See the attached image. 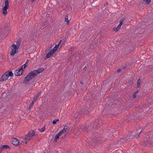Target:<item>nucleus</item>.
Segmentation results:
<instances>
[{"mask_svg":"<svg viewBox=\"0 0 153 153\" xmlns=\"http://www.w3.org/2000/svg\"><path fill=\"white\" fill-rule=\"evenodd\" d=\"M144 139V142L142 144L143 146H149L153 144V131L149 132Z\"/></svg>","mask_w":153,"mask_h":153,"instance_id":"nucleus-1","label":"nucleus"},{"mask_svg":"<svg viewBox=\"0 0 153 153\" xmlns=\"http://www.w3.org/2000/svg\"><path fill=\"white\" fill-rule=\"evenodd\" d=\"M54 52L51 49L46 54V56L44 57V59L46 60L47 59L49 58L52 56Z\"/></svg>","mask_w":153,"mask_h":153,"instance_id":"nucleus-8","label":"nucleus"},{"mask_svg":"<svg viewBox=\"0 0 153 153\" xmlns=\"http://www.w3.org/2000/svg\"><path fill=\"white\" fill-rule=\"evenodd\" d=\"M35 85H39V83H38V82L35 83Z\"/></svg>","mask_w":153,"mask_h":153,"instance_id":"nucleus-39","label":"nucleus"},{"mask_svg":"<svg viewBox=\"0 0 153 153\" xmlns=\"http://www.w3.org/2000/svg\"><path fill=\"white\" fill-rule=\"evenodd\" d=\"M12 47L14 48V49H15L16 51L19 48V47H18L17 45L14 44H13Z\"/></svg>","mask_w":153,"mask_h":153,"instance_id":"nucleus-23","label":"nucleus"},{"mask_svg":"<svg viewBox=\"0 0 153 153\" xmlns=\"http://www.w3.org/2000/svg\"><path fill=\"white\" fill-rule=\"evenodd\" d=\"M122 70V69H118L117 71V72L119 73Z\"/></svg>","mask_w":153,"mask_h":153,"instance_id":"nucleus-37","label":"nucleus"},{"mask_svg":"<svg viewBox=\"0 0 153 153\" xmlns=\"http://www.w3.org/2000/svg\"><path fill=\"white\" fill-rule=\"evenodd\" d=\"M39 131H40L41 132H43V131H44L45 130V126H44V127L42 128V129H39Z\"/></svg>","mask_w":153,"mask_h":153,"instance_id":"nucleus-28","label":"nucleus"},{"mask_svg":"<svg viewBox=\"0 0 153 153\" xmlns=\"http://www.w3.org/2000/svg\"><path fill=\"white\" fill-rule=\"evenodd\" d=\"M26 67V65H22L21 66L20 69H21V70H22L23 71V69L25 68Z\"/></svg>","mask_w":153,"mask_h":153,"instance_id":"nucleus-31","label":"nucleus"},{"mask_svg":"<svg viewBox=\"0 0 153 153\" xmlns=\"http://www.w3.org/2000/svg\"><path fill=\"white\" fill-rule=\"evenodd\" d=\"M116 131V130L115 129H112L111 130V132L112 133H114Z\"/></svg>","mask_w":153,"mask_h":153,"instance_id":"nucleus-34","label":"nucleus"},{"mask_svg":"<svg viewBox=\"0 0 153 153\" xmlns=\"http://www.w3.org/2000/svg\"><path fill=\"white\" fill-rule=\"evenodd\" d=\"M28 61L29 60H27L26 62L25 63V64H24V65H26V66H27V64H28Z\"/></svg>","mask_w":153,"mask_h":153,"instance_id":"nucleus-35","label":"nucleus"},{"mask_svg":"<svg viewBox=\"0 0 153 153\" xmlns=\"http://www.w3.org/2000/svg\"><path fill=\"white\" fill-rule=\"evenodd\" d=\"M35 71L34 70L30 71L24 78L23 82L26 85L30 83L31 81L30 80L37 75Z\"/></svg>","mask_w":153,"mask_h":153,"instance_id":"nucleus-2","label":"nucleus"},{"mask_svg":"<svg viewBox=\"0 0 153 153\" xmlns=\"http://www.w3.org/2000/svg\"><path fill=\"white\" fill-rule=\"evenodd\" d=\"M142 131L141 130L140 132L139 133H138V134H135V135H134V136H135V137H138L139 136V134H140L142 132Z\"/></svg>","mask_w":153,"mask_h":153,"instance_id":"nucleus-33","label":"nucleus"},{"mask_svg":"<svg viewBox=\"0 0 153 153\" xmlns=\"http://www.w3.org/2000/svg\"><path fill=\"white\" fill-rule=\"evenodd\" d=\"M86 68H87L86 67H84V69H83V70H86Z\"/></svg>","mask_w":153,"mask_h":153,"instance_id":"nucleus-42","label":"nucleus"},{"mask_svg":"<svg viewBox=\"0 0 153 153\" xmlns=\"http://www.w3.org/2000/svg\"><path fill=\"white\" fill-rule=\"evenodd\" d=\"M1 149H7L10 148V146L7 145H1L0 146Z\"/></svg>","mask_w":153,"mask_h":153,"instance_id":"nucleus-15","label":"nucleus"},{"mask_svg":"<svg viewBox=\"0 0 153 153\" xmlns=\"http://www.w3.org/2000/svg\"><path fill=\"white\" fill-rule=\"evenodd\" d=\"M68 128V126H65L63 129L61 130L58 134L61 136L62 135L65 133Z\"/></svg>","mask_w":153,"mask_h":153,"instance_id":"nucleus-7","label":"nucleus"},{"mask_svg":"<svg viewBox=\"0 0 153 153\" xmlns=\"http://www.w3.org/2000/svg\"><path fill=\"white\" fill-rule=\"evenodd\" d=\"M107 5L106 4H104V7H105V9L107 7H106V5Z\"/></svg>","mask_w":153,"mask_h":153,"instance_id":"nucleus-38","label":"nucleus"},{"mask_svg":"<svg viewBox=\"0 0 153 153\" xmlns=\"http://www.w3.org/2000/svg\"><path fill=\"white\" fill-rule=\"evenodd\" d=\"M41 95V93L39 92L36 94V95L33 98V100L35 102H36V101L38 99L40 95Z\"/></svg>","mask_w":153,"mask_h":153,"instance_id":"nucleus-14","label":"nucleus"},{"mask_svg":"<svg viewBox=\"0 0 153 153\" xmlns=\"http://www.w3.org/2000/svg\"><path fill=\"white\" fill-rule=\"evenodd\" d=\"M44 70V69L43 68H41L37 70H34L35 71V72L37 74V75L41 73Z\"/></svg>","mask_w":153,"mask_h":153,"instance_id":"nucleus-13","label":"nucleus"},{"mask_svg":"<svg viewBox=\"0 0 153 153\" xmlns=\"http://www.w3.org/2000/svg\"><path fill=\"white\" fill-rule=\"evenodd\" d=\"M36 102L34 101L33 100V101L32 102L30 105V106L29 107V108L30 109V108H31L33 107L34 102Z\"/></svg>","mask_w":153,"mask_h":153,"instance_id":"nucleus-24","label":"nucleus"},{"mask_svg":"<svg viewBox=\"0 0 153 153\" xmlns=\"http://www.w3.org/2000/svg\"><path fill=\"white\" fill-rule=\"evenodd\" d=\"M139 91H137L133 95V97L134 98H135L137 96V94L139 93Z\"/></svg>","mask_w":153,"mask_h":153,"instance_id":"nucleus-27","label":"nucleus"},{"mask_svg":"<svg viewBox=\"0 0 153 153\" xmlns=\"http://www.w3.org/2000/svg\"><path fill=\"white\" fill-rule=\"evenodd\" d=\"M9 7L4 6L2 8V13L4 15H6L7 14V10Z\"/></svg>","mask_w":153,"mask_h":153,"instance_id":"nucleus-12","label":"nucleus"},{"mask_svg":"<svg viewBox=\"0 0 153 153\" xmlns=\"http://www.w3.org/2000/svg\"><path fill=\"white\" fill-rule=\"evenodd\" d=\"M19 143V140L16 138H14L13 139L12 141V143L16 146H18V144Z\"/></svg>","mask_w":153,"mask_h":153,"instance_id":"nucleus-11","label":"nucleus"},{"mask_svg":"<svg viewBox=\"0 0 153 153\" xmlns=\"http://www.w3.org/2000/svg\"><path fill=\"white\" fill-rule=\"evenodd\" d=\"M7 85V84H5L4 85Z\"/></svg>","mask_w":153,"mask_h":153,"instance_id":"nucleus-49","label":"nucleus"},{"mask_svg":"<svg viewBox=\"0 0 153 153\" xmlns=\"http://www.w3.org/2000/svg\"><path fill=\"white\" fill-rule=\"evenodd\" d=\"M105 140L104 137L101 136V135H100L97 133H96L94 134L93 137L92 139L90 141H91L94 142L95 141H98L100 142H104Z\"/></svg>","mask_w":153,"mask_h":153,"instance_id":"nucleus-3","label":"nucleus"},{"mask_svg":"<svg viewBox=\"0 0 153 153\" xmlns=\"http://www.w3.org/2000/svg\"><path fill=\"white\" fill-rule=\"evenodd\" d=\"M62 42V40H60V41L59 42V44L58 45H60V44Z\"/></svg>","mask_w":153,"mask_h":153,"instance_id":"nucleus-40","label":"nucleus"},{"mask_svg":"<svg viewBox=\"0 0 153 153\" xmlns=\"http://www.w3.org/2000/svg\"><path fill=\"white\" fill-rule=\"evenodd\" d=\"M87 129V126L82 125L81 127V129L82 131H86Z\"/></svg>","mask_w":153,"mask_h":153,"instance_id":"nucleus-16","label":"nucleus"},{"mask_svg":"<svg viewBox=\"0 0 153 153\" xmlns=\"http://www.w3.org/2000/svg\"><path fill=\"white\" fill-rule=\"evenodd\" d=\"M4 3H5V7H9V2L8 0H5L4 1Z\"/></svg>","mask_w":153,"mask_h":153,"instance_id":"nucleus-22","label":"nucleus"},{"mask_svg":"<svg viewBox=\"0 0 153 153\" xmlns=\"http://www.w3.org/2000/svg\"><path fill=\"white\" fill-rule=\"evenodd\" d=\"M80 83H81V84H83V82H82V81H80Z\"/></svg>","mask_w":153,"mask_h":153,"instance_id":"nucleus-44","label":"nucleus"},{"mask_svg":"<svg viewBox=\"0 0 153 153\" xmlns=\"http://www.w3.org/2000/svg\"><path fill=\"white\" fill-rule=\"evenodd\" d=\"M106 4L107 5H108V2H106Z\"/></svg>","mask_w":153,"mask_h":153,"instance_id":"nucleus-47","label":"nucleus"},{"mask_svg":"<svg viewBox=\"0 0 153 153\" xmlns=\"http://www.w3.org/2000/svg\"><path fill=\"white\" fill-rule=\"evenodd\" d=\"M59 45H56L51 50L52 51H53L54 52L57 50L58 48L59 47Z\"/></svg>","mask_w":153,"mask_h":153,"instance_id":"nucleus-18","label":"nucleus"},{"mask_svg":"<svg viewBox=\"0 0 153 153\" xmlns=\"http://www.w3.org/2000/svg\"><path fill=\"white\" fill-rule=\"evenodd\" d=\"M1 83H0V86L1 85Z\"/></svg>","mask_w":153,"mask_h":153,"instance_id":"nucleus-52","label":"nucleus"},{"mask_svg":"<svg viewBox=\"0 0 153 153\" xmlns=\"http://www.w3.org/2000/svg\"><path fill=\"white\" fill-rule=\"evenodd\" d=\"M25 144H27V142H25Z\"/></svg>","mask_w":153,"mask_h":153,"instance_id":"nucleus-48","label":"nucleus"},{"mask_svg":"<svg viewBox=\"0 0 153 153\" xmlns=\"http://www.w3.org/2000/svg\"><path fill=\"white\" fill-rule=\"evenodd\" d=\"M143 3H144L143 2V1L142 2H141V3H140V5H141L142 4H143Z\"/></svg>","mask_w":153,"mask_h":153,"instance_id":"nucleus-43","label":"nucleus"},{"mask_svg":"<svg viewBox=\"0 0 153 153\" xmlns=\"http://www.w3.org/2000/svg\"><path fill=\"white\" fill-rule=\"evenodd\" d=\"M18 52V51H16L15 49H12V51L10 53V54L12 56H13L15 55V54L17 53Z\"/></svg>","mask_w":153,"mask_h":153,"instance_id":"nucleus-17","label":"nucleus"},{"mask_svg":"<svg viewBox=\"0 0 153 153\" xmlns=\"http://www.w3.org/2000/svg\"><path fill=\"white\" fill-rule=\"evenodd\" d=\"M123 21H120V24L119 25H120L121 26L122 25V24H123Z\"/></svg>","mask_w":153,"mask_h":153,"instance_id":"nucleus-36","label":"nucleus"},{"mask_svg":"<svg viewBox=\"0 0 153 153\" xmlns=\"http://www.w3.org/2000/svg\"><path fill=\"white\" fill-rule=\"evenodd\" d=\"M21 41H19V40H18L16 42L17 45L18 47H19L21 44Z\"/></svg>","mask_w":153,"mask_h":153,"instance_id":"nucleus-30","label":"nucleus"},{"mask_svg":"<svg viewBox=\"0 0 153 153\" xmlns=\"http://www.w3.org/2000/svg\"><path fill=\"white\" fill-rule=\"evenodd\" d=\"M2 150H0V153H1V152H2Z\"/></svg>","mask_w":153,"mask_h":153,"instance_id":"nucleus-46","label":"nucleus"},{"mask_svg":"<svg viewBox=\"0 0 153 153\" xmlns=\"http://www.w3.org/2000/svg\"><path fill=\"white\" fill-rule=\"evenodd\" d=\"M80 116V115L79 114V113L78 112H76L75 114V117L76 118H77V117H79Z\"/></svg>","mask_w":153,"mask_h":153,"instance_id":"nucleus-29","label":"nucleus"},{"mask_svg":"<svg viewBox=\"0 0 153 153\" xmlns=\"http://www.w3.org/2000/svg\"><path fill=\"white\" fill-rule=\"evenodd\" d=\"M22 74V71L20 68L18 70L15 71L14 74L15 75L17 76H21Z\"/></svg>","mask_w":153,"mask_h":153,"instance_id":"nucleus-9","label":"nucleus"},{"mask_svg":"<svg viewBox=\"0 0 153 153\" xmlns=\"http://www.w3.org/2000/svg\"><path fill=\"white\" fill-rule=\"evenodd\" d=\"M131 137L128 136L127 135H125L123 136V137L121 138L120 141L121 143L126 142L127 140L130 138Z\"/></svg>","mask_w":153,"mask_h":153,"instance_id":"nucleus-5","label":"nucleus"},{"mask_svg":"<svg viewBox=\"0 0 153 153\" xmlns=\"http://www.w3.org/2000/svg\"><path fill=\"white\" fill-rule=\"evenodd\" d=\"M121 26L120 25H118L116 28L114 27L113 28V29L115 31V32H117L118 30L120 29L121 27Z\"/></svg>","mask_w":153,"mask_h":153,"instance_id":"nucleus-19","label":"nucleus"},{"mask_svg":"<svg viewBox=\"0 0 153 153\" xmlns=\"http://www.w3.org/2000/svg\"><path fill=\"white\" fill-rule=\"evenodd\" d=\"M13 74L12 71L6 72L0 78V81H3L7 80L9 76H12Z\"/></svg>","mask_w":153,"mask_h":153,"instance_id":"nucleus-4","label":"nucleus"},{"mask_svg":"<svg viewBox=\"0 0 153 153\" xmlns=\"http://www.w3.org/2000/svg\"><path fill=\"white\" fill-rule=\"evenodd\" d=\"M68 14L66 15L65 16V21L67 23V25H68L69 23V20L68 19Z\"/></svg>","mask_w":153,"mask_h":153,"instance_id":"nucleus-20","label":"nucleus"},{"mask_svg":"<svg viewBox=\"0 0 153 153\" xmlns=\"http://www.w3.org/2000/svg\"><path fill=\"white\" fill-rule=\"evenodd\" d=\"M103 85H107L108 86H111L112 85L113 83L112 81H110L108 82V80H107L103 82Z\"/></svg>","mask_w":153,"mask_h":153,"instance_id":"nucleus-10","label":"nucleus"},{"mask_svg":"<svg viewBox=\"0 0 153 153\" xmlns=\"http://www.w3.org/2000/svg\"><path fill=\"white\" fill-rule=\"evenodd\" d=\"M60 136L58 134H57L55 135V137H54V141L56 142L57 140L59 138Z\"/></svg>","mask_w":153,"mask_h":153,"instance_id":"nucleus-21","label":"nucleus"},{"mask_svg":"<svg viewBox=\"0 0 153 153\" xmlns=\"http://www.w3.org/2000/svg\"><path fill=\"white\" fill-rule=\"evenodd\" d=\"M141 79L140 78L139 79L137 82V86H139L140 84Z\"/></svg>","mask_w":153,"mask_h":153,"instance_id":"nucleus-25","label":"nucleus"},{"mask_svg":"<svg viewBox=\"0 0 153 153\" xmlns=\"http://www.w3.org/2000/svg\"><path fill=\"white\" fill-rule=\"evenodd\" d=\"M145 1L146 3L147 4H149V3H150L151 1V0H143V3H144Z\"/></svg>","mask_w":153,"mask_h":153,"instance_id":"nucleus-26","label":"nucleus"},{"mask_svg":"<svg viewBox=\"0 0 153 153\" xmlns=\"http://www.w3.org/2000/svg\"><path fill=\"white\" fill-rule=\"evenodd\" d=\"M34 1V0H32V2H33V1Z\"/></svg>","mask_w":153,"mask_h":153,"instance_id":"nucleus-50","label":"nucleus"},{"mask_svg":"<svg viewBox=\"0 0 153 153\" xmlns=\"http://www.w3.org/2000/svg\"><path fill=\"white\" fill-rule=\"evenodd\" d=\"M59 120L58 119H56L55 120H53V124H55L56 123V122H57Z\"/></svg>","mask_w":153,"mask_h":153,"instance_id":"nucleus-32","label":"nucleus"},{"mask_svg":"<svg viewBox=\"0 0 153 153\" xmlns=\"http://www.w3.org/2000/svg\"><path fill=\"white\" fill-rule=\"evenodd\" d=\"M35 134V132L33 131H32L29 132L26 135L25 140H30L29 137L33 136Z\"/></svg>","mask_w":153,"mask_h":153,"instance_id":"nucleus-6","label":"nucleus"},{"mask_svg":"<svg viewBox=\"0 0 153 153\" xmlns=\"http://www.w3.org/2000/svg\"><path fill=\"white\" fill-rule=\"evenodd\" d=\"M122 69H123V70L124 69H126V67H122Z\"/></svg>","mask_w":153,"mask_h":153,"instance_id":"nucleus-41","label":"nucleus"},{"mask_svg":"<svg viewBox=\"0 0 153 153\" xmlns=\"http://www.w3.org/2000/svg\"><path fill=\"white\" fill-rule=\"evenodd\" d=\"M86 114H88V112H87V111H86V112H85Z\"/></svg>","mask_w":153,"mask_h":153,"instance_id":"nucleus-45","label":"nucleus"},{"mask_svg":"<svg viewBox=\"0 0 153 153\" xmlns=\"http://www.w3.org/2000/svg\"><path fill=\"white\" fill-rule=\"evenodd\" d=\"M97 123V122H95V124H96Z\"/></svg>","mask_w":153,"mask_h":153,"instance_id":"nucleus-51","label":"nucleus"},{"mask_svg":"<svg viewBox=\"0 0 153 153\" xmlns=\"http://www.w3.org/2000/svg\"><path fill=\"white\" fill-rule=\"evenodd\" d=\"M44 153H45V152H44Z\"/></svg>","mask_w":153,"mask_h":153,"instance_id":"nucleus-53","label":"nucleus"}]
</instances>
